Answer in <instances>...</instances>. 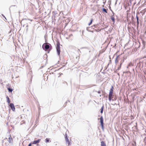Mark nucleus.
Masks as SVG:
<instances>
[{
    "instance_id": "19",
    "label": "nucleus",
    "mask_w": 146,
    "mask_h": 146,
    "mask_svg": "<svg viewBox=\"0 0 146 146\" xmlns=\"http://www.w3.org/2000/svg\"><path fill=\"white\" fill-rule=\"evenodd\" d=\"M133 145H134V146H135L136 145V143L135 141H134V143H133Z\"/></svg>"
},
{
    "instance_id": "12",
    "label": "nucleus",
    "mask_w": 146,
    "mask_h": 146,
    "mask_svg": "<svg viewBox=\"0 0 146 146\" xmlns=\"http://www.w3.org/2000/svg\"><path fill=\"white\" fill-rule=\"evenodd\" d=\"M101 146H106V145L105 143L103 141H102L101 142Z\"/></svg>"
},
{
    "instance_id": "3",
    "label": "nucleus",
    "mask_w": 146,
    "mask_h": 146,
    "mask_svg": "<svg viewBox=\"0 0 146 146\" xmlns=\"http://www.w3.org/2000/svg\"><path fill=\"white\" fill-rule=\"evenodd\" d=\"M100 119V121L101 123V125L102 127H104V123H103V117L102 116H101Z\"/></svg>"
},
{
    "instance_id": "23",
    "label": "nucleus",
    "mask_w": 146,
    "mask_h": 146,
    "mask_svg": "<svg viewBox=\"0 0 146 146\" xmlns=\"http://www.w3.org/2000/svg\"><path fill=\"white\" fill-rule=\"evenodd\" d=\"M137 24L138 25L139 24V20H137Z\"/></svg>"
},
{
    "instance_id": "2",
    "label": "nucleus",
    "mask_w": 146,
    "mask_h": 146,
    "mask_svg": "<svg viewBox=\"0 0 146 146\" xmlns=\"http://www.w3.org/2000/svg\"><path fill=\"white\" fill-rule=\"evenodd\" d=\"M56 49L57 53L58 55L60 54V44L59 42H58L57 44V46L56 47Z\"/></svg>"
},
{
    "instance_id": "4",
    "label": "nucleus",
    "mask_w": 146,
    "mask_h": 146,
    "mask_svg": "<svg viewBox=\"0 0 146 146\" xmlns=\"http://www.w3.org/2000/svg\"><path fill=\"white\" fill-rule=\"evenodd\" d=\"M10 106L11 108V109H12V110L13 111H15V106L14 105V104L13 103H10V104L9 105Z\"/></svg>"
},
{
    "instance_id": "9",
    "label": "nucleus",
    "mask_w": 146,
    "mask_h": 146,
    "mask_svg": "<svg viewBox=\"0 0 146 146\" xmlns=\"http://www.w3.org/2000/svg\"><path fill=\"white\" fill-rule=\"evenodd\" d=\"M45 142L46 143L48 142H50L51 141V140L48 138H46L45 140Z\"/></svg>"
},
{
    "instance_id": "21",
    "label": "nucleus",
    "mask_w": 146,
    "mask_h": 146,
    "mask_svg": "<svg viewBox=\"0 0 146 146\" xmlns=\"http://www.w3.org/2000/svg\"><path fill=\"white\" fill-rule=\"evenodd\" d=\"M28 146H31V143H30L28 145Z\"/></svg>"
},
{
    "instance_id": "20",
    "label": "nucleus",
    "mask_w": 146,
    "mask_h": 146,
    "mask_svg": "<svg viewBox=\"0 0 146 146\" xmlns=\"http://www.w3.org/2000/svg\"><path fill=\"white\" fill-rule=\"evenodd\" d=\"M136 18H137V20H138V17L137 16L136 17Z\"/></svg>"
},
{
    "instance_id": "15",
    "label": "nucleus",
    "mask_w": 146,
    "mask_h": 146,
    "mask_svg": "<svg viewBox=\"0 0 146 146\" xmlns=\"http://www.w3.org/2000/svg\"><path fill=\"white\" fill-rule=\"evenodd\" d=\"M104 109V106H103L102 107V108L100 109V110H101L100 112L101 113H103Z\"/></svg>"
},
{
    "instance_id": "22",
    "label": "nucleus",
    "mask_w": 146,
    "mask_h": 146,
    "mask_svg": "<svg viewBox=\"0 0 146 146\" xmlns=\"http://www.w3.org/2000/svg\"><path fill=\"white\" fill-rule=\"evenodd\" d=\"M98 93L99 94H100V93L101 92H100V91H98Z\"/></svg>"
},
{
    "instance_id": "6",
    "label": "nucleus",
    "mask_w": 146,
    "mask_h": 146,
    "mask_svg": "<svg viewBox=\"0 0 146 146\" xmlns=\"http://www.w3.org/2000/svg\"><path fill=\"white\" fill-rule=\"evenodd\" d=\"M41 139H39L37 140H35L33 142V144H37L40 141Z\"/></svg>"
},
{
    "instance_id": "8",
    "label": "nucleus",
    "mask_w": 146,
    "mask_h": 146,
    "mask_svg": "<svg viewBox=\"0 0 146 146\" xmlns=\"http://www.w3.org/2000/svg\"><path fill=\"white\" fill-rule=\"evenodd\" d=\"M8 141L10 143L12 142V141H13V139L11 136V135L10 136V137H9L8 138Z\"/></svg>"
},
{
    "instance_id": "18",
    "label": "nucleus",
    "mask_w": 146,
    "mask_h": 146,
    "mask_svg": "<svg viewBox=\"0 0 146 146\" xmlns=\"http://www.w3.org/2000/svg\"><path fill=\"white\" fill-rule=\"evenodd\" d=\"M93 20V19H91L90 21V23L88 24V25L90 26V25H91L92 22Z\"/></svg>"
},
{
    "instance_id": "24",
    "label": "nucleus",
    "mask_w": 146,
    "mask_h": 146,
    "mask_svg": "<svg viewBox=\"0 0 146 146\" xmlns=\"http://www.w3.org/2000/svg\"><path fill=\"white\" fill-rule=\"evenodd\" d=\"M134 90H136V89H134Z\"/></svg>"
},
{
    "instance_id": "11",
    "label": "nucleus",
    "mask_w": 146,
    "mask_h": 146,
    "mask_svg": "<svg viewBox=\"0 0 146 146\" xmlns=\"http://www.w3.org/2000/svg\"><path fill=\"white\" fill-rule=\"evenodd\" d=\"M113 87L112 86L111 87V88L110 89L109 94H113Z\"/></svg>"
},
{
    "instance_id": "1",
    "label": "nucleus",
    "mask_w": 146,
    "mask_h": 146,
    "mask_svg": "<svg viewBox=\"0 0 146 146\" xmlns=\"http://www.w3.org/2000/svg\"><path fill=\"white\" fill-rule=\"evenodd\" d=\"M49 47L50 46L49 45L47 44L46 43L44 44L42 46V48L45 50L48 49L49 48Z\"/></svg>"
},
{
    "instance_id": "13",
    "label": "nucleus",
    "mask_w": 146,
    "mask_h": 146,
    "mask_svg": "<svg viewBox=\"0 0 146 146\" xmlns=\"http://www.w3.org/2000/svg\"><path fill=\"white\" fill-rule=\"evenodd\" d=\"M6 98L7 99V102L8 104H9L10 103V100L8 96H7Z\"/></svg>"
},
{
    "instance_id": "5",
    "label": "nucleus",
    "mask_w": 146,
    "mask_h": 146,
    "mask_svg": "<svg viewBox=\"0 0 146 146\" xmlns=\"http://www.w3.org/2000/svg\"><path fill=\"white\" fill-rule=\"evenodd\" d=\"M114 95L113 94H109V101L111 102L112 98H113Z\"/></svg>"
},
{
    "instance_id": "17",
    "label": "nucleus",
    "mask_w": 146,
    "mask_h": 146,
    "mask_svg": "<svg viewBox=\"0 0 146 146\" xmlns=\"http://www.w3.org/2000/svg\"><path fill=\"white\" fill-rule=\"evenodd\" d=\"M103 11H104V12H105L106 13H107V10L106 9H105L103 8Z\"/></svg>"
},
{
    "instance_id": "16",
    "label": "nucleus",
    "mask_w": 146,
    "mask_h": 146,
    "mask_svg": "<svg viewBox=\"0 0 146 146\" xmlns=\"http://www.w3.org/2000/svg\"><path fill=\"white\" fill-rule=\"evenodd\" d=\"M7 89L9 90V92H12L13 91V90L12 89L10 88H7Z\"/></svg>"
},
{
    "instance_id": "10",
    "label": "nucleus",
    "mask_w": 146,
    "mask_h": 146,
    "mask_svg": "<svg viewBox=\"0 0 146 146\" xmlns=\"http://www.w3.org/2000/svg\"><path fill=\"white\" fill-rule=\"evenodd\" d=\"M111 19L112 20L113 23H114L115 22V19L114 15H113L111 17Z\"/></svg>"
},
{
    "instance_id": "14",
    "label": "nucleus",
    "mask_w": 146,
    "mask_h": 146,
    "mask_svg": "<svg viewBox=\"0 0 146 146\" xmlns=\"http://www.w3.org/2000/svg\"><path fill=\"white\" fill-rule=\"evenodd\" d=\"M118 56H117L115 59V62L116 63H117L118 62L119 60L118 58Z\"/></svg>"
},
{
    "instance_id": "7",
    "label": "nucleus",
    "mask_w": 146,
    "mask_h": 146,
    "mask_svg": "<svg viewBox=\"0 0 146 146\" xmlns=\"http://www.w3.org/2000/svg\"><path fill=\"white\" fill-rule=\"evenodd\" d=\"M65 140L66 142V143L68 144V145H69L70 144V143L69 140V139L67 137L66 135L65 137Z\"/></svg>"
}]
</instances>
